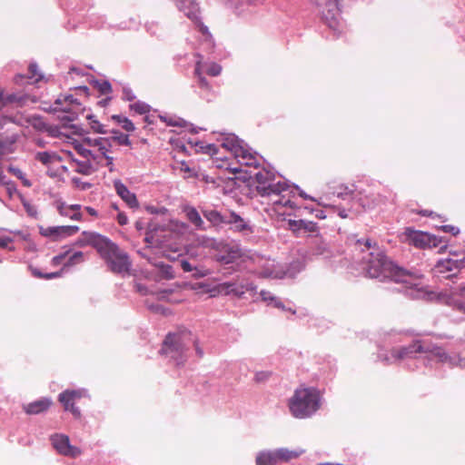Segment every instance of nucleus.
<instances>
[{
    "instance_id": "nucleus-1",
    "label": "nucleus",
    "mask_w": 465,
    "mask_h": 465,
    "mask_svg": "<svg viewBox=\"0 0 465 465\" xmlns=\"http://www.w3.org/2000/svg\"><path fill=\"white\" fill-rule=\"evenodd\" d=\"M357 243L364 245L363 252H369L367 256L362 258L365 260L364 270L369 277L381 280L390 279L395 282L405 284L410 283V280L412 278L411 273L394 264L382 250L376 244H371V240H359Z\"/></svg>"
},
{
    "instance_id": "nucleus-2",
    "label": "nucleus",
    "mask_w": 465,
    "mask_h": 465,
    "mask_svg": "<svg viewBox=\"0 0 465 465\" xmlns=\"http://www.w3.org/2000/svg\"><path fill=\"white\" fill-rule=\"evenodd\" d=\"M75 245L78 247L92 246L94 248L114 272L123 273L130 270L131 262L127 253L119 249L107 237L98 232H83L77 238Z\"/></svg>"
},
{
    "instance_id": "nucleus-3",
    "label": "nucleus",
    "mask_w": 465,
    "mask_h": 465,
    "mask_svg": "<svg viewBox=\"0 0 465 465\" xmlns=\"http://www.w3.org/2000/svg\"><path fill=\"white\" fill-rule=\"evenodd\" d=\"M288 405L295 418H309L320 409V392L312 387L300 386L290 398Z\"/></svg>"
},
{
    "instance_id": "nucleus-4",
    "label": "nucleus",
    "mask_w": 465,
    "mask_h": 465,
    "mask_svg": "<svg viewBox=\"0 0 465 465\" xmlns=\"http://www.w3.org/2000/svg\"><path fill=\"white\" fill-rule=\"evenodd\" d=\"M192 340L193 333L187 329L170 332L165 336L160 352L173 360L176 365H183L187 360L186 351Z\"/></svg>"
},
{
    "instance_id": "nucleus-5",
    "label": "nucleus",
    "mask_w": 465,
    "mask_h": 465,
    "mask_svg": "<svg viewBox=\"0 0 465 465\" xmlns=\"http://www.w3.org/2000/svg\"><path fill=\"white\" fill-rule=\"evenodd\" d=\"M84 144L91 148L93 163L106 166L109 172L114 171V158L111 155L112 139L106 137L85 138Z\"/></svg>"
},
{
    "instance_id": "nucleus-6",
    "label": "nucleus",
    "mask_w": 465,
    "mask_h": 465,
    "mask_svg": "<svg viewBox=\"0 0 465 465\" xmlns=\"http://www.w3.org/2000/svg\"><path fill=\"white\" fill-rule=\"evenodd\" d=\"M53 110L54 112L65 113L66 115L63 119L73 122L79 114L84 112V107L77 98L68 94L58 97L54 104Z\"/></svg>"
},
{
    "instance_id": "nucleus-7",
    "label": "nucleus",
    "mask_w": 465,
    "mask_h": 465,
    "mask_svg": "<svg viewBox=\"0 0 465 465\" xmlns=\"http://www.w3.org/2000/svg\"><path fill=\"white\" fill-rule=\"evenodd\" d=\"M465 267V254L461 258H447L437 262L432 271L435 275L449 279Z\"/></svg>"
},
{
    "instance_id": "nucleus-8",
    "label": "nucleus",
    "mask_w": 465,
    "mask_h": 465,
    "mask_svg": "<svg viewBox=\"0 0 465 465\" xmlns=\"http://www.w3.org/2000/svg\"><path fill=\"white\" fill-rule=\"evenodd\" d=\"M405 235L407 242L417 248H434L439 244L438 239L427 232L407 229Z\"/></svg>"
},
{
    "instance_id": "nucleus-9",
    "label": "nucleus",
    "mask_w": 465,
    "mask_h": 465,
    "mask_svg": "<svg viewBox=\"0 0 465 465\" xmlns=\"http://www.w3.org/2000/svg\"><path fill=\"white\" fill-rule=\"evenodd\" d=\"M51 442L56 451L64 456L76 458L81 455L79 448L70 444L69 437L64 434H54L51 437Z\"/></svg>"
},
{
    "instance_id": "nucleus-10",
    "label": "nucleus",
    "mask_w": 465,
    "mask_h": 465,
    "mask_svg": "<svg viewBox=\"0 0 465 465\" xmlns=\"http://www.w3.org/2000/svg\"><path fill=\"white\" fill-rule=\"evenodd\" d=\"M84 394V391L82 390H66L59 394V401L65 411H69L75 418H79L81 412L78 408L74 407V403L82 399Z\"/></svg>"
},
{
    "instance_id": "nucleus-11",
    "label": "nucleus",
    "mask_w": 465,
    "mask_h": 465,
    "mask_svg": "<svg viewBox=\"0 0 465 465\" xmlns=\"http://www.w3.org/2000/svg\"><path fill=\"white\" fill-rule=\"evenodd\" d=\"M243 252L237 244H223L220 247L215 259L217 262L229 264L242 258Z\"/></svg>"
},
{
    "instance_id": "nucleus-12",
    "label": "nucleus",
    "mask_w": 465,
    "mask_h": 465,
    "mask_svg": "<svg viewBox=\"0 0 465 465\" xmlns=\"http://www.w3.org/2000/svg\"><path fill=\"white\" fill-rule=\"evenodd\" d=\"M353 199L362 207L363 210L373 209L376 206L385 203L386 200L379 193L365 191L358 192Z\"/></svg>"
},
{
    "instance_id": "nucleus-13",
    "label": "nucleus",
    "mask_w": 465,
    "mask_h": 465,
    "mask_svg": "<svg viewBox=\"0 0 465 465\" xmlns=\"http://www.w3.org/2000/svg\"><path fill=\"white\" fill-rule=\"evenodd\" d=\"M422 352L426 353L429 360L436 359L439 362H448L450 365H454L453 359L445 351V350L440 346H437L431 342H422Z\"/></svg>"
},
{
    "instance_id": "nucleus-14",
    "label": "nucleus",
    "mask_w": 465,
    "mask_h": 465,
    "mask_svg": "<svg viewBox=\"0 0 465 465\" xmlns=\"http://www.w3.org/2000/svg\"><path fill=\"white\" fill-rule=\"evenodd\" d=\"M79 232L75 225L47 227L42 231V234L51 237L53 241H60L65 237L74 235Z\"/></svg>"
},
{
    "instance_id": "nucleus-15",
    "label": "nucleus",
    "mask_w": 465,
    "mask_h": 465,
    "mask_svg": "<svg viewBox=\"0 0 465 465\" xmlns=\"http://www.w3.org/2000/svg\"><path fill=\"white\" fill-rule=\"evenodd\" d=\"M422 342L423 341L418 340L407 346L393 348L391 351V356L396 360H404L407 358H411L413 357L414 353L422 352Z\"/></svg>"
},
{
    "instance_id": "nucleus-16",
    "label": "nucleus",
    "mask_w": 465,
    "mask_h": 465,
    "mask_svg": "<svg viewBox=\"0 0 465 465\" xmlns=\"http://www.w3.org/2000/svg\"><path fill=\"white\" fill-rule=\"evenodd\" d=\"M225 224H229L231 230L240 232L243 236H249L253 232V229L249 223L235 213H231L228 215Z\"/></svg>"
},
{
    "instance_id": "nucleus-17",
    "label": "nucleus",
    "mask_w": 465,
    "mask_h": 465,
    "mask_svg": "<svg viewBox=\"0 0 465 465\" xmlns=\"http://www.w3.org/2000/svg\"><path fill=\"white\" fill-rule=\"evenodd\" d=\"M266 192L264 193H258L262 198L266 200V203L270 204V201L272 197H278L279 193H284V192L289 191V184L283 181H276L274 177L270 183L265 186Z\"/></svg>"
},
{
    "instance_id": "nucleus-18",
    "label": "nucleus",
    "mask_w": 465,
    "mask_h": 465,
    "mask_svg": "<svg viewBox=\"0 0 465 465\" xmlns=\"http://www.w3.org/2000/svg\"><path fill=\"white\" fill-rule=\"evenodd\" d=\"M114 187L116 193L130 208H139V202L136 195L132 193L120 180H115L114 182Z\"/></svg>"
},
{
    "instance_id": "nucleus-19",
    "label": "nucleus",
    "mask_w": 465,
    "mask_h": 465,
    "mask_svg": "<svg viewBox=\"0 0 465 465\" xmlns=\"http://www.w3.org/2000/svg\"><path fill=\"white\" fill-rule=\"evenodd\" d=\"M241 164L255 167L260 165L261 158L257 153H252L248 147L242 145V153H237L234 157Z\"/></svg>"
},
{
    "instance_id": "nucleus-20",
    "label": "nucleus",
    "mask_w": 465,
    "mask_h": 465,
    "mask_svg": "<svg viewBox=\"0 0 465 465\" xmlns=\"http://www.w3.org/2000/svg\"><path fill=\"white\" fill-rule=\"evenodd\" d=\"M178 8L193 22H199L200 8L193 0H176Z\"/></svg>"
},
{
    "instance_id": "nucleus-21",
    "label": "nucleus",
    "mask_w": 465,
    "mask_h": 465,
    "mask_svg": "<svg viewBox=\"0 0 465 465\" xmlns=\"http://www.w3.org/2000/svg\"><path fill=\"white\" fill-rule=\"evenodd\" d=\"M275 177L274 173L269 170L262 169L254 175L255 190L257 193H264L265 186Z\"/></svg>"
},
{
    "instance_id": "nucleus-22",
    "label": "nucleus",
    "mask_w": 465,
    "mask_h": 465,
    "mask_svg": "<svg viewBox=\"0 0 465 465\" xmlns=\"http://www.w3.org/2000/svg\"><path fill=\"white\" fill-rule=\"evenodd\" d=\"M290 228L295 232L301 230L319 235V227L316 223L305 220H289Z\"/></svg>"
},
{
    "instance_id": "nucleus-23",
    "label": "nucleus",
    "mask_w": 465,
    "mask_h": 465,
    "mask_svg": "<svg viewBox=\"0 0 465 465\" xmlns=\"http://www.w3.org/2000/svg\"><path fill=\"white\" fill-rule=\"evenodd\" d=\"M28 100V97L26 96H18L16 94H10L8 96L4 95V90L0 87V108L5 106L7 104H18L19 105H24L26 101ZM6 120H12L11 118L0 116V126L6 121Z\"/></svg>"
},
{
    "instance_id": "nucleus-24",
    "label": "nucleus",
    "mask_w": 465,
    "mask_h": 465,
    "mask_svg": "<svg viewBox=\"0 0 465 465\" xmlns=\"http://www.w3.org/2000/svg\"><path fill=\"white\" fill-rule=\"evenodd\" d=\"M28 76L24 74H18L15 80L17 84H24L25 79H28V83L35 84L43 79V74L39 72L38 67L35 64H30L28 67Z\"/></svg>"
},
{
    "instance_id": "nucleus-25",
    "label": "nucleus",
    "mask_w": 465,
    "mask_h": 465,
    "mask_svg": "<svg viewBox=\"0 0 465 465\" xmlns=\"http://www.w3.org/2000/svg\"><path fill=\"white\" fill-rule=\"evenodd\" d=\"M52 402L48 399H41L24 406L27 414H39L49 409Z\"/></svg>"
},
{
    "instance_id": "nucleus-26",
    "label": "nucleus",
    "mask_w": 465,
    "mask_h": 465,
    "mask_svg": "<svg viewBox=\"0 0 465 465\" xmlns=\"http://www.w3.org/2000/svg\"><path fill=\"white\" fill-rule=\"evenodd\" d=\"M292 193L291 186L289 185V191L284 192V193H279L278 197H272L270 201V204L275 206L276 211H279V206H288L292 209L295 207L294 203H292L290 199V194Z\"/></svg>"
},
{
    "instance_id": "nucleus-27",
    "label": "nucleus",
    "mask_w": 465,
    "mask_h": 465,
    "mask_svg": "<svg viewBox=\"0 0 465 465\" xmlns=\"http://www.w3.org/2000/svg\"><path fill=\"white\" fill-rule=\"evenodd\" d=\"M304 452H305V450L302 449L292 450L282 448V449L276 450L279 463L288 462L292 460L297 459Z\"/></svg>"
},
{
    "instance_id": "nucleus-28",
    "label": "nucleus",
    "mask_w": 465,
    "mask_h": 465,
    "mask_svg": "<svg viewBox=\"0 0 465 465\" xmlns=\"http://www.w3.org/2000/svg\"><path fill=\"white\" fill-rule=\"evenodd\" d=\"M221 146L230 152L233 157L237 153H242V143L234 136H228L223 139Z\"/></svg>"
},
{
    "instance_id": "nucleus-29",
    "label": "nucleus",
    "mask_w": 465,
    "mask_h": 465,
    "mask_svg": "<svg viewBox=\"0 0 465 465\" xmlns=\"http://www.w3.org/2000/svg\"><path fill=\"white\" fill-rule=\"evenodd\" d=\"M257 465H278L279 460L277 458L276 450L274 451H262L256 457Z\"/></svg>"
},
{
    "instance_id": "nucleus-30",
    "label": "nucleus",
    "mask_w": 465,
    "mask_h": 465,
    "mask_svg": "<svg viewBox=\"0 0 465 465\" xmlns=\"http://www.w3.org/2000/svg\"><path fill=\"white\" fill-rule=\"evenodd\" d=\"M331 193L337 197L345 199L346 197H354V193L356 192L355 186L353 184L351 185H345V184H339L337 186H332Z\"/></svg>"
},
{
    "instance_id": "nucleus-31",
    "label": "nucleus",
    "mask_w": 465,
    "mask_h": 465,
    "mask_svg": "<svg viewBox=\"0 0 465 465\" xmlns=\"http://www.w3.org/2000/svg\"><path fill=\"white\" fill-rule=\"evenodd\" d=\"M80 205L74 204L71 206H60L59 213L61 215L68 217L72 220L80 221L82 219V213H80Z\"/></svg>"
},
{
    "instance_id": "nucleus-32",
    "label": "nucleus",
    "mask_w": 465,
    "mask_h": 465,
    "mask_svg": "<svg viewBox=\"0 0 465 465\" xmlns=\"http://www.w3.org/2000/svg\"><path fill=\"white\" fill-rule=\"evenodd\" d=\"M203 216L209 221L213 226H219L225 224L228 216L222 215L215 210H207L203 212Z\"/></svg>"
},
{
    "instance_id": "nucleus-33",
    "label": "nucleus",
    "mask_w": 465,
    "mask_h": 465,
    "mask_svg": "<svg viewBox=\"0 0 465 465\" xmlns=\"http://www.w3.org/2000/svg\"><path fill=\"white\" fill-rule=\"evenodd\" d=\"M186 216L187 219L196 227V229L206 230L204 222L195 208H188L186 210Z\"/></svg>"
},
{
    "instance_id": "nucleus-34",
    "label": "nucleus",
    "mask_w": 465,
    "mask_h": 465,
    "mask_svg": "<svg viewBox=\"0 0 465 465\" xmlns=\"http://www.w3.org/2000/svg\"><path fill=\"white\" fill-rule=\"evenodd\" d=\"M75 149L77 150V152L79 153V154H81L83 157H84L86 159V163H84L82 165V169L80 170L81 173H87L89 172V170L91 169V163H92V159H91V148H86L84 147V145L81 144V145H78L75 147Z\"/></svg>"
},
{
    "instance_id": "nucleus-35",
    "label": "nucleus",
    "mask_w": 465,
    "mask_h": 465,
    "mask_svg": "<svg viewBox=\"0 0 465 465\" xmlns=\"http://www.w3.org/2000/svg\"><path fill=\"white\" fill-rule=\"evenodd\" d=\"M112 133L114 135L109 137L110 139H112V143L114 142L119 145L131 146L132 143L127 134H124L118 131H113Z\"/></svg>"
},
{
    "instance_id": "nucleus-36",
    "label": "nucleus",
    "mask_w": 465,
    "mask_h": 465,
    "mask_svg": "<svg viewBox=\"0 0 465 465\" xmlns=\"http://www.w3.org/2000/svg\"><path fill=\"white\" fill-rule=\"evenodd\" d=\"M285 272L282 271H276L273 268L266 267L262 269L259 275L262 278H274V279H281L284 276Z\"/></svg>"
},
{
    "instance_id": "nucleus-37",
    "label": "nucleus",
    "mask_w": 465,
    "mask_h": 465,
    "mask_svg": "<svg viewBox=\"0 0 465 465\" xmlns=\"http://www.w3.org/2000/svg\"><path fill=\"white\" fill-rule=\"evenodd\" d=\"M113 120H114L117 124H121L123 129H124L125 131L127 132H133L134 130V124L132 123V121H130L128 118L126 117H123L121 115H113L112 116Z\"/></svg>"
},
{
    "instance_id": "nucleus-38",
    "label": "nucleus",
    "mask_w": 465,
    "mask_h": 465,
    "mask_svg": "<svg viewBox=\"0 0 465 465\" xmlns=\"http://www.w3.org/2000/svg\"><path fill=\"white\" fill-rule=\"evenodd\" d=\"M32 271V274L35 276V277H37V278H41V279H45V280H50V279H54V278H58V277H61L62 274H63V270L59 271V272H50V273H42L38 269L36 268H33L31 269Z\"/></svg>"
},
{
    "instance_id": "nucleus-39",
    "label": "nucleus",
    "mask_w": 465,
    "mask_h": 465,
    "mask_svg": "<svg viewBox=\"0 0 465 465\" xmlns=\"http://www.w3.org/2000/svg\"><path fill=\"white\" fill-rule=\"evenodd\" d=\"M54 157L55 155L54 153L48 152H39L35 154V159L45 165L50 164Z\"/></svg>"
},
{
    "instance_id": "nucleus-40",
    "label": "nucleus",
    "mask_w": 465,
    "mask_h": 465,
    "mask_svg": "<svg viewBox=\"0 0 465 465\" xmlns=\"http://www.w3.org/2000/svg\"><path fill=\"white\" fill-rule=\"evenodd\" d=\"M94 87L101 94H109L112 92V85L108 81L95 82Z\"/></svg>"
},
{
    "instance_id": "nucleus-41",
    "label": "nucleus",
    "mask_w": 465,
    "mask_h": 465,
    "mask_svg": "<svg viewBox=\"0 0 465 465\" xmlns=\"http://www.w3.org/2000/svg\"><path fill=\"white\" fill-rule=\"evenodd\" d=\"M130 109L139 114H144L150 111V106L143 102H135L130 104Z\"/></svg>"
},
{
    "instance_id": "nucleus-42",
    "label": "nucleus",
    "mask_w": 465,
    "mask_h": 465,
    "mask_svg": "<svg viewBox=\"0 0 465 465\" xmlns=\"http://www.w3.org/2000/svg\"><path fill=\"white\" fill-rule=\"evenodd\" d=\"M222 66L216 63H210L206 64L205 72L210 76H218L222 73Z\"/></svg>"
},
{
    "instance_id": "nucleus-43",
    "label": "nucleus",
    "mask_w": 465,
    "mask_h": 465,
    "mask_svg": "<svg viewBox=\"0 0 465 465\" xmlns=\"http://www.w3.org/2000/svg\"><path fill=\"white\" fill-rule=\"evenodd\" d=\"M84 262V252H75L64 264V267L73 266L77 263Z\"/></svg>"
},
{
    "instance_id": "nucleus-44",
    "label": "nucleus",
    "mask_w": 465,
    "mask_h": 465,
    "mask_svg": "<svg viewBox=\"0 0 465 465\" xmlns=\"http://www.w3.org/2000/svg\"><path fill=\"white\" fill-rule=\"evenodd\" d=\"M90 120V126L94 130V132L97 134H106L107 131L104 129V125L101 124L97 120L94 119L93 115L87 117Z\"/></svg>"
},
{
    "instance_id": "nucleus-45",
    "label": "nucleus",
    "mask_w": 465,
    "mask_h": 465,
    "mask_svg": "<svg viewBox=\"0 0 465 465\" xmlns=\"http://www.w3.org/2000/svg\"><path fill=\"white\" fill-rule=\"evenodd\" d=\"M17 135L12 134L6 141H0V148L3 150L11 151V146L16 142Z\"/></svg>"
},
{
    "instance_id": "nucleus-46",
    "label": "nucleus",
    "mask_w": 465,
    "mask_h": 465,
    "mask_svg": "<svg viewBox=\"0 0 465 465\" xmlns=\"http://www.w3.org/2000/svg\"><path fill=\"white\" fill-rule=\"evenodd\" d=\"M198 85L200 88L205 90V91H212V86L210 83L207 81V79L203 75H200L199 78H197Z\"/></svg>"
},
{
    "instance_id": "nucleus-47",
    "label": "nucleus",
    "mask_w": 465,
    "mask_h": 465,
    "mask_svg": "<svg viewBox=\"0 0 465 465\" xmlns=\"http://www.w3.org/2000/svg\"><path fill=\"white\" fill-rule=\"evenodd\" d=\"M271 372L269 371H258L255 373L254 381L256 382H262L269 379Z\"/></svg>"
},
{
    "instance_id": "nucleus-48",
    "label": "nucleus",
    "mask_w": 465,
    "mask_h": 465,
    "mask_svg": "<svg viewBox=\"0 0 465 465\" xmlns=\"http://www.w3.org/2000/svg\"><path fill=\"white\" fill-rule=\"evenodd\" d=\"M203 153H206L210 155H215L218 153V149L214 144H206L205 146L201 147Z\"/></svg>"
},
{
    "instance_id": "nucleus-49",
    "label": "nucleus",
    "mask_w": 465,
    "mask_h": 465,
    "mask_svg": "<svg viewBox=\"0 0 465 465\" xmlns=\"http://www.w3.org/2000/svg\"><path fill=\"white\" fill-rule=\"evenodd\" d=\"M158 266L162 269V272L166 278L172 279L173 277L172 266L165 264H159Z\"/></svg>"
},
{
    "instance_id": "nucleus-50",
    "label": "nucleus",
    "mask_w": 465,
    "mask_h": 465,
    "mask_svg": "<svg viewBox=\"0 0 465 465\" xmlns=\"http://www.w3.org/2000/svg\"><path fill=\"white\" fill-rule=\"evenodd\" d=\"M8 171H9V173H11L15 176H16L18 179H24L25 173L18 167L10 165L8 167Z\"/></svg>"
},
{
    "instance_id": "nucleus-51",
    "label": "nucleus",
    "mask_w": 465,
    "mask_h": 465,
    "mask_svg": "<svg viewBox=\"0 0 465 465\" xmlns=\"http://www.w3.org/2000/svg\"><path fill=\"white\" fill-rule=\"evenodd\" d=\"M232 287L233 284L232 283H223L220 285V290L222 292H224L226 294H230L234 292V289Z\"/></svg>"
},
{
    "instance_id": "nucleus-52",
    "label": "nucleus",
    "mask_w": 465,
    "mask_h": 465,
    "mask_svg": "<svg viewBox=\"0 0 465 465\" xmlns=\"http://www.w3.org/2000/svg\"><path fill=\"white\" fill-rule=\"evenodd\" d=\"M260 295H261L262 301H264V302H268V301L272 302L275 300V297L272 296V293L268 291H262L260 292Z\"/></svg>"
},
{
    "instance_id": "nucleus-53",
    "label": "nucleus",
    "mask_w": 465,
    "mask_h": 465,
    "mask_svg": "<svg viewBox=\"0 0 465 465\" xmlns=\"http://www.w3.org/2000/svg\"><path fill=\"white\" fill-rule=\"evenodd\" d=\"M191 342H193L194 348H195V351H196V354L198 355V357L202 358L203 356V351L199 346L198 341H197V339L194 338L193 335V340L191 341Z\"/></svg>"
},
{
    "instance_id": "nucleus-54",
    "label": "nucleus",
    "mask_w": 465,
    "mask_h": 465,
    "mask_svg": "<svg viewBox=\"0 0 465 465\" xmlns=\"http://www.w3.org/2000/svg\"><path fill=\"white\" fill-rule=\"evenodd\" d=\"M442 230L447 232H450L452 235H456L459 233V229L452 225H444L442 226Z\"/></svg>"
},
{
    "instance_id": "nucleus-55",
    "label": "nucleus",
    "mask_w": 465,
    "mask_h": 465,
    "mask_svg": "<svg viewBox=\"0 0 465 465\" xmlns=\"http://www.w3.org/2000/svg\"><path fill=\"white\" fill-rule=\"evenodd\" d=\"M145 209L148 213H153V214L164 213V212H165L164 208H163L162 210H159L157 207L152 206V205L146 206Z\"/></svg>"
},
{
    "instance_id": "nucleus-56",
    "label": "nucleus",
    "mask_w": 465,
    "mask_h": 465,
    "mask_svg": "<svg viewBox=\"0 0 465 465\" xmlns=\"http://www.w3.org/2000/svg\"><path fill=\"white\" fill-rule=\"evenodd\" d=\"M180 263H181V267L183 270V272H189L193 271V266H192V264L188 261L182 260L180 262Z\"/></svg>"
},
{
    "instance_id": "nucleus-57",
    "label": "nucleus",
    "mask_w": 465,
    "mask_h": 465,
    "mask_svg": "<svg viewBox=\"0 0 465 465\" xmlns=\"http://www.w3.org/2000/svg\"><path fill=\"white\" fill-rule=\"evenodd\" d=\"M117 222L120 225H125L128 223V218L124 213L117 214Z\"/></svg>"
},
{
    "instance_id": "nucleus-58",
    "label": "nucleus",
    "mask_w": 465,
    "mask_h": 465,
    "mask_svg": "<svg viewBox=\"0 0 465 465\" xmlns=\"http://www.w3.org/2000/svg\"><path fill=\"white\" fill-rule=\"evenodd\" d=\"M196 24V25L198 26L199 28V31L203 34V35H208L209 34V30H208V27L206 25H204L201 19L199 18V22H194Z\"/></svg>"
},
{
    "instance_id": "nucleus-59",
    "label": "nucleus",
    "mask_w": 465,
    "mask_h": 465,
    "mask_svg": "<svg viewBox=\"0 0 465 465\" xmlns=\"http://www.w3.org/2000/svg\"><path fill=\"white\" fill-rule=\"evenodd\" d=\"M202 67H203V64L201 61H198L196 64H195V68H194V75L199 78L200 75H203V71H202Z\"/></svg>"
},
{
    "instance_id": "nucleus-60",
    "label": "nucleus",
    "mask_w": 465,
    "mask_h": 465,
    "mask_svg": "<svg viewBox=\"0 0 465 465\" xmlns=\"http://www.w3.org/2000/svg\"><path fill=\"white\" fill-rule=\"evenodd\" d=\"M2 154L0 153V183L5 184L7 182L5 181V175L4 173V168L2 165Z\"/></svg>"
},
{
    "instance_id": "nucleus-61",
    "label": "nucleus",
    "mask_w": 465,
    "mask_h": 465,
    "mask_svg": "<svg viewBox=\"0 0 465 465\" xmlns=\"http://www.w3.org/2000/svg\"><path fill=\"white\" fill-rule=\"evenodd\" d=\"M66 253H64V254H60V255H57V256H54L53 259H52V264L53 265H58L61 263V262L64 260V258L65 257Z\"/></svg>"
},
{
    "instance_id": "nucleus-62",
    "label": "nucleus",
    "mask_w": 465,
    "mask_h": 465,
    "mask_svg": "<svg viewBox=\"0 0 465 465\" xmlns=\"http://www.w3.org/2000/svg\"><path fill=\"white\" fill-rule=\"evenodd\" d=\"M11 242H12V240L8 237L0 238V247L1 248L8 247L9 243H11Z\"/></svg>"
},
{
    "instance_id": "nucleus-63",
    "label": "nucleus",
    "mask_w": 465,
    "mask_h": 465,
    "mask_svg": "<svg viewBox=\"0 0 465 465\" xmlns=\"http://www.w3.org/2000/svg\"><path fill=\"white\" fill-rule=\"evenodd\" d=\"M455 308L460 312H465V301H457L454 304Z\"/></svg>"
},
{
    "instance_id": "nucleus-64",
    "label": "nucleus",
    "mask_w": 465,
    "mask_h": 465,
    "mask_svg": "<svg viewBox=\"0 0 465 465\" xmlns=\"http://www.w3.org/2000/svg\"><path fill=\"white\" fill-rule=\"evenodd\" d=\"M230 8L233 9L235 12H238L240 9V4L238 2H235L234 0H232L228 3Z\"/></svg>"
}]
</instances>
